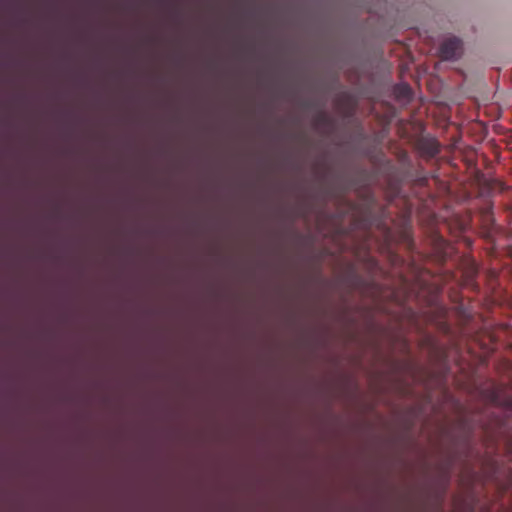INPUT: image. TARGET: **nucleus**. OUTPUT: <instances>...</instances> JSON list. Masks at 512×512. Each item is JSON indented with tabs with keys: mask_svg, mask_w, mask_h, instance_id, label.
Masks as SVG:
<instances>
[{
	"mask_svg": "<svg viewBox=\"0 0 512 512\" xmlns=\"http://www.w3.org/2000/svg\"><path fill=\"white\" fill-rule=\"evenodd\" d=\"M462 51V41L457 37L446 39L440 46V55L444 60L457 59Z\"/></svg>",
	"mask_w": 512,
	"mask_h": 512,
	"instance_id": "f257e3e1",
	"label": "nucleus"
},
{
	"mask_svg": "<svg viewBox=\"0 0 512 512\" xmlns=\"http://www.w3.org/2000/svg\"><path fill=\"white\" fill-rule=\"evenodd\" d=\"M422 151L429 157H434L440 152V148L436 141H426L422 144Z\"/></svg>",
	"mask_w": 512,
	"mask_h": 512,
	"instance_id": "7ed1b4c3",
	"label": "nucleus"
},
{
	"mask_svg": "<svg viewBox=\"0 0 512 512\" xmlns=\"http://www.w3.org/2000/svg\"><path fill=\"white\" fill-rule=\"evenodd\" d=\"M451 454L452 455L450 456L449 462H448L447 466L445 467V472H444L447 479L449 478L450 467L456 459V456L454 455V451H452Z\"/></svg>",
	"mask_w": 512,
	"mask_h": 512,
	"instance_id": "20e7f679",
	"label": "nucleus"
},
{
	"mask_svg": "<svg viewBox=\"0 0 512 512\" xmlns=\"http://www.w3.org/2000/svg\"><path fill=\"white\" fill-rule=\"evenodd\" d=\"M314 124L318 128H331L333 121L325 112L322 111L314 117Z\"/></svg>",
	"mask_w": 512,
	"mask_h": 512,
	"instance_id": "f03ea898",
	"label": "nucleus"
},
{
	"mask_svg": "<svg viewBox=\"0 0 512 512\" xmlns=\"http://www.w3.org/2000/svg\"><path fill=\"white\" fill-rule=\"evenodd\" d=\"M463 446L466 450L470 449V437L468 434H465L463 437Z\"/></svg>",
	"mask_w": 512,
	"mask_h": 512,
	"instance_id": "39448f33",
	"label": "nucleus"
}]
</instances>
